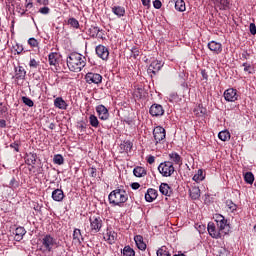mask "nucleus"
<instances>
[{"instance_id": "f257e3e1", "label": "nucleus", "mask_w": 256, "mask_h": 256, "mask_svg": "<svg viewBox=\"0 0 256 256\" xmlns=\"http://www.w3.org/2000/svg\"><path fill=\"white\" fill-rule=\"evenodd\" d=\"M85 65H87V59L79 53H71L67 58L68 69L73 73L83 71Z\"/></svg>"}, {"instance_id": "f03ea898", "label": "nucleus", "mask_w": 256, "mask_h": 256, "mask_svg": "<svg viewBox=\"0 0 256 256\" xmlns=\"http://www.w3.org/2000/svg\"><path fill=\"white\" fill-rule=\"evenodd\" d=\"M127 199H129L127 191L121 188L113 190L108 196V201L113 207H123V204L127 203Z\"/></svg>"}, {"instance_id": "7ed1b4c3", "label": "nucleus", "mask_w": 256, "mask_h": 256, "mask_svg": "<svg viewBox=\"0 0 256 256\" xmlns=\"http://www.w3.org/2000/svg\"><path fill=\"white\" fill-rule=\"evenodd\" d=\"M41 244L42 251L51 253V251H53V247L57 246V239L50 234H47L42 238Z\"/></svg>"}, {"instance_id": "20e7f679", "label": "nucleus", "mask_w": 256, "mask_h": 256, "mask_svg": "<svg viewBox=\"0 0 256 256\" xmlns=\"http://www.w3.org/2000/svg\"><path fill=\"white\" fill-rule=\"evenodd\" d=\"M158 171L162 177H171L175 173V166H173V162L165 161L159 164Z\"/></svg>"}, {"instance_id": "39448f33", "label": "nucleus", "mask_w": 256, "mask_h": 256, "mask_svg": "<svg viewBox=\"0 0 256 256\" xmlns=\"http://www.w3.org/2000/svg\"><path fill=\"white\" fill-rule=\"evenodd\" d=\"M215 221L217 223V228L222 231L224 235H227L231 229L229 220H227L225 216L221 214H216Z\"/></svg>"}, {"instance_id": "423d86ee", "label": "nucleus", "mask_w": 256, "mask_h": 256, "mask_svg": "<svg viewBox=\"0 0 256 256\" xmlns=\"http://www.w3.org/2000/svg\"><path fill=\"white\" fill-rule=\"evenodd\" d=\"M153 137L155 145H159V143H165V139L167 137V132L165 131V128H163L162 126H156L153 129Z\"/></svg>"}, {"instance_id": "0eeeda50", "label": "nucleus", "mask_w": 256, "mask_h": 256, "mask_svg": "<svg viewBox=\"0 0 256 256\" xmlns=\"http://www.w3.org/2000/svg\"><path fill=\"white\" fill-rule=\"evenodd\" d=\"M90 221V229L92 233H99L101 231V227H103V220L99 216H92L89 218Z\"/></svg>"}, {"instance_id": "6e6552de", "label": "nucleus", "mask_w": 256, "mask_h": 256, "mask_svg": "<svg viewBox=\"0 0 256 256\" xmlns=\"http://www.w3.org/2000/svg\"><path fill=\"white\" fill-rule=\"evenodd\" d=\"M224 99L228 103H235L239 99V93H237V89L229 88L224 91Z\"/></svg>"}, {"instance_id": "1a4fd4ad", "label": "nucleus", "mask_w": 256, "mask_h": 256, "mask_svg": "<svg viewBox=\"0 0 256 256\" xmlns=\"http://www.w3.org/2000/svg\"><path fill=\"white\" fill-rule=\"evenodd\" d=\"M208 233L210 236L213 237V239H221L222 237H225V234L217 227L213 222L208 223Z\"/></svg>"}, {"instance_id": "9d476101", "label": "nucleus", "mask_w": 256, "mask_h": 256, "mask_svg": "<svg viewBox=\"0 0 256 256\" xmlns=\"http://www.w3.org/2000/svg\"><path fill=\"white\" fill-rule=\"evenodd\" d=\"M149 113L152 117H163L165 115V109H163V106L161 104H152Z\"/></svg>"}, {"instance_id": "9b49d317", "label": "nucleus", "mask_w": 256, "mask_h": 256, "mask_svg": "<svg viewBox=\"0 0 256 256\" xmlns=\"http://www.w3.org/2000/svg\"><path fill=\"white\" fill-rule=\"evenodd\" d=\"M86 82L91 84L94 83L95 85H99L103 81V76L101 74L89 72L85 76Z\"/></svg>"}, {"instance_id": "f8f14e48", "label": "nucleus", "mask_w": 256, "mask_h": 256, "mask_svg": "<svg viewBox=\"0 0 256 256\" xmlns=\"http://www.w3.org/2000/svg\"><path fill=\"white\" fill-rule=\"evenodd\" d=\"M96 112L101 121H107V119H109V110L107 109V107H105V105L100 104L96 106Z\"/></svg>"}, {"instance_id": "ddd939ff", "label": "nucleus", "mask_w": 256, "mask_h": 256, "mask_svg": "<svg viewBox=\"0 0 256 256\" xmlns=\"http://www.w3.org/2000/svg\"><path fill=\"white\" fill-rule=\"evenodd\" d=\"M96 55L103 61H107L109 59V49L103 45H98L96 47Z\"/></svg>"}, {"instance_id": "4468645a", "label": "nucleus", "mask_w": 256, "mask_h": 256, "mask_svg": "<svg viewBox=\"0 0 256 256\" xmlns=\"http://www.w3.org/2000/svg\"><path fill=\"white\" fill-rule=\"evenodd\" d=\"M161 67H163V63L159 60H153L151 64L148 67V73H153V75H156L161 71Z\"/></svg>"}, {"instance_id": "2eb2a0df", "label": "nucleus", "mask_w": 256, "mask_h": 256, "mask_svg": "<svg viewBox=\"0 0 256 256\" xmlns=\"http://www.w3.org/2000/svg\"><path fill=\"white\" fill-rule=\"evenodd\" d=\"M104 239L109 245H113L115 241H117V233L112 229L107 228L106 233L104 234Z\"/></svg>"}, {"instance_id": "dca6fc26", "label": "nucleus", "mask_w": 256, "mask_h": 256, "mask_svg": "<svg viewBox=\"0 0 256 256\" xmlns=\"http://www.w3.org/2000/svg\"><path fill=\"white\" fill-rule=\"evenodd\" d=\"M159 191L166 197H171V195H173V188H171V186H169L167 183H161L159 186Z\"/></svg>"}, {"instance_id": "f3484780", "label": "nucleus", "mask_w": 256, "mask_h": 256, "mask_svg": "<svg viewBox=\"0 0 256 256\" xmlns=\"http://www.w3.org/2000/svg\"><path fill=\"white\" fill-rule=\"evenodd\" d=\"M208 49L213 51V53H216V55H219V53L223 51V45L219 42L211 41L208 43Z\"/></svg>"}, {"instance_id": "a211bd4d", "label": "nucleus", "mask_w": 256, "mask_h": 256, "mask_svg": "<svg viewBox=\"0 0 256 256\" xmlns=\"http://www.w3.org/2000/svg\"><path fill=\"white\" fill-rule=\"evenodd\" d=\"M157 195H158L157 190L153 188H149L145 193V201H147V203H153V201L157 199Z\"/></svg>"}, {"instance_id": "6ab92c4d", "label": "nucleus", "mask_w": 256, "mask_h": 256, "mask_svg": "<svg viewBox=\"0 0 256 256\" xmlns=\"http://www.w3.org/2000/svg\"><path fill=\"white\" fill-rule=\"evenodd\" d=\"M220 11H227L229 0H210Z\"/></svg>"}, {"instance_id": "aec40b11", "label": "nucleus", "mask_w": 256, "mask_h": 256, "mask_svg": "<svg viewBox=\"0 0 256 256\" xmlns=\"http://www.w3.org/2000/svg\"><path fill=\"white\" fill-rule=\"evenodd\" d=\"M72 237L74 245H81L83 241V235L81 234V230L79 228L74 229Z\"/></svg>"}, {"instance_id": "412c9836", "label": "nucleus", "mask_w": 256, "mask_h": 256, "mask_svg": "<svg viewBox=\"0 0 256 256\" xmlns=\"http://www.w3.org/2000/svg\"><path fill=\"white\" fill-rule=\"evenodd\" d=\"M26 76L27 71H25V68H23V66H18L15 68V77L17 81H23Z\"/></svg>"}, {"instance_id": "4be33fe9", "label": "nucleus", "mask_w": 256, "mask_h": 256, "mask_svg": "<svg viewBox=\"0 0 256 256\" xmlns=\"http://www.w3.org/2000/svg\"><path fill=\"white\" fill-rule=\"evenodd\" d=\"M134 241L136 243V247L140 250V251H145V249H147V244L145 243V241L143 240V236L141 235H136L134 236Z\"/></svg>"}, {"instance_id": "5701e85b", "label": "nucleus", "mask_w": 256, "mask_h": 256, "mask_svg": "<svg viewBox=\"0 0 256 256\" xmlns=\"http://www.w3.org/2000/svg\"><path fill=\"white\" fill-rule=\"evenodd\" d=\"M59 58H60L59 53H56V52L50 53L48 55L49 65H53L54 67H57V65H59Z\"/></svg>"}, {"instance_id": "b1692460", "label": "nucleus", "mask_w": 256, "mask_h": 256, "mask_svg": "<svg viewBox=\"0 0 256 256\" xmlns=\"http://www.w3.org/2000/svg\"><path fill=\"white\" fill-rule=\"evenodd\" d=\"M26 233H27V230H25L24 227H21V226L17 227L14 232L15 241H22Z\"/></svg>"}, {"instance_id": "393cba45", "label": "nucleus", "mask_w": 256, "mask_h": 256, "mask_svg": "<svg viewBox=\"0 0 256 256\" xmlns=\"http://www.w3.org/2000/svg\"><path fill=\"white\" fill-rule=\"evenodd\" d=\"M25 163L26 165H35L37 163V154L30 152L25 155Z\"/></svg>"}, {"instance_id": "a878e982", "label": "nucleus", "mask_w": 256, "mask_h": 256, "mask_svg": "<svg viewBox=\"0 0 256 256\" xmlns=\"http://www.w3.org/2000/svg\"><path fill=\"white\" fill-rule=\"evenodd\" d=\"M52 199L53 201H57V202L63 201V199H65V194L63 193V190L55 189L52 192Z\"/></svg>"}, {"instance_id": "bb28decb", "label": "nucleus", "mask_w": 256, "mask_h": 256, "mask_svg": "<svg viewBox=\"0 0 256 256\" xmlns=\"http://www.w3.org/2000/svg\"><path fill=\"white\" fill-rule=\"evenodd\" d=\"M169 159H170V162L173 163L174 165H181L182 163L181 155H179V153L177 152L170 153Z\"/></svg>"}, {"instance_id": "cd10ccee", "label": "nucleus", "mask_w": 256, "mask_h": 256, "mask_svg": "<svg viewBox=\"0 0 256 256\" xmlns=\"http://www.w3.org/2000/svg\"><path fill=\"white\" fill-rule=\"evenodd\" d=\"M172 3H175V9L176 11H179L180 13H183L186 11L187 7L185 6L184 0H171Z\"/></svg>"}, {"instance_id": "c85d7f7f", "label": "nucleus", "mask_w": 256, "mask_h": 256, "mask_svg": "<svg viewBox=\"0 0 256 256\" xmlns=\"http://www.w3.org/2000/svg\"><path fill=\"white\" fill-rule=\"evenodd\" d=\"M189 195H190L191 199H193L194 201H197V199H199V197H201V190L199 189V187H192L189 190Z\"/></svg>"}, {"instance_id": "c756f323", "label": "nucleus", "mask_w": 256, "mask_h": 256, "mask_svg": "<svg viewBox=\"0 0 256 256\" xmlns=\"http://www.w3.org/2000/svg\"><path fill=\"white\" fill-rule=\"evenodd\" d=\"M54 107L65 110L67 109V102H65V100H63L61 97H58L54 100Z\"/></svg>"}, {"instance_id": "7c9ffc66", "label": "nucleus", "mask_w": 256, "mask_h": 256, "mask_svg": "<svg viewBox=\"0 0 256 256\" xmlns=\"http://www.w3.org/2000/svg\"><path fill=\"white\" fill-rule=\"evenodd\" d=\"M112 13L117 15L119 18L125 17V7L123 6H114L112 7Z\"/></svg>"}, {"instance_id": "2f4dec72", "label": "nucleus", "mask_w": 256, "mask_h": 256, "mask_svg": "<svg viewBox=\"0 0 256 256\" xmlns=\"http://www.w3.org/2000/svg\"><path fill=\"white\" fill-rule=\"evenodd\" d=\"M133 173L135 177H145V175H147V170L144 167L137 166L134 168Z\"/></svg>"}, {"instance_id": "473e14b6", "label": "nucleus", "mask_w": 256, "mask_h": 256, "mask_svg": "<svg viewBox=\"0 0 256 256\" xmlns=\"http://www.w3.org/2000/svg\"><path fill=\"white\" fill-rule=\"evenodd\" d=\"M218 139H220V141H229V139H231V133L227 130H223L218 133Z\"/></svg>"}, {"instance_id": "72a5a7b5", "label": "nucleus", "mask_w": 256, "mask_h": 256, "mask_svg": "<svg viewBox=\"0 0 256 256\" xmlns=\"http://www.w3.org/2000/svg\"><path fill=\"white\" fill-rule=\"evenodd\" d=\"M244 181L245 183H248V185H253V182L255 181V175H253L252 172H246L244 174Z\"/></svg>"}, {"instance_id": "f704fd0d", "label": "nucleus", "mask_w": 256, "mask_h": 256, "mask_svg": "<svg viewBox=\"0 0 256 256\" xmlns=\"http://www.w3.org/2000/svg\"><path fill=\"white\" fill-rule=\"evenodd\" d=\"M121 149H123L125 151V153H129V151H131V149H133V142L127 140L124 141L121 145H120Z\"/></svg>"}, {"instance_id": "c9c22d12", "label": "nucleus", "mask_w": 256, "mask_h": 256, "mask_svg": "<svg viewBox=\"0 0 256 256\" xmlns=\"http://www.w3.org/2000/svg\"><path fill=\"white\" fill-rule=\"evenodd\" d=\"M100 32H101V29L97 26H91L88 29V35H90V37H97V35H99Z\"/></svg>"}, {"instance_id": "e433bc0d", "label": "nucleus", "mask_w": 256, "mask_h": 256, "mask_svg": "<svg viewBox=\"0 0 256 256\" xmlns=\"http://www.w3.org/2000/svg\"><path fill=\"white\" fill-rule=\"evenodd\" d=\"M193 181L196 183H201L203 179H205V174H203V171L201 169L198 170V172L193 176Z\"/></svg>"}, {"instance_id": "4c0bfd02", "label": "nucleus", "mask_w": 256, "mask_h": 256, "mask_svg": "<svg viewBox=\"0 0 256 256\" xmlns=\"http://www.w3.org/2000/svg\"><path fill=\"white\" fill-rule=\"evenodd\" d=\"M89 123H90L91 127H95V129H97V127H99V119L97 118V116H95L93 114L89 116Z\"/></svg>"}, {"instance_id": "58836bf2", "label": "nucleus", "mask_w": 256, "mask_h": 256, "mask_svg": "<svg viewBox=\"0 0 256 256\" xmlns=\"http://www.w3.org/2000/svg\"><path fill=\"white\" fill-rule=\"evenodd\" d=\"M53 163L55 165H63V163H65V159L63 158V155L61 154L54 155Z\"/></svg>"}, {"instance_id": "ea45409f", "label": "nucleus", "mask_w": 256, "mask_h": 256, "mask_svg": "<svg viewBox=\"0 0 256 256\" xmlns=\"http://www.w3.org/2000/svg\"><path fill=\"white\" fill-rule=\"evenodd\" d=\"M124 256H135V250L131 246H125L122 250Z\"/></svg>"}, {"instance_id": "a19ab883", "label": "nucleus", "mask_w": 256, "mask_h": 256, "mask_svg": "<svg viewBox=\"0 0 256 256\" xmlns=\"http://www.w3.org/2000/svg\"><path fill=\"white\" fill-rule=\"evenodd\" d=\"M226 207H228L231 213H234V211H237V204H235L233 200H226Z\"/></svg>"}, {"instance_id": "79ce46f5", "label": "nucleus", "mask_w": 256, "mask_h": 256, "mask_svg": "<svg viewBox=\"0 0 256 256\" xmlns=\"http://www.w3.org/2000/svg\"><path fill=\"white\" fill-rule=\"evenodd\" d=\"M157 256H171V254L169 253V251H167V247L162 246L161 248H159L156 252Z\"/></svg>"}, {"instance_id": "37998d69", "label": "nucleus", "mask_w": 256, "mask_h": 256, "mask_svg": "<svg viewBox=\"0 0 256 256\" xmlns=\"http://www.w3.org/2000/svg\"><path fill=\"white\" fill-rule=\"evenodd\" d=\"M22 103H24V105H26L27 107H33V105H35L33 100H31V98L27 96L22 97Z\"/></svg>"}, {"instance_id": "c03bdc74", "label": "nucleus", "mask_w": 256, "mask_h": 256, "mask_svg": "<svg viewBox=\"0 0 256 256\" xmlns=\"http://www.w3.org/2000/svg\"><path fill=\"white\" fill-rule=\"evenodd\" d=\"M68 25H71L74 29H79V20L75 18H69Z\"/></svg>"}, {"instance_id": "a18cd8bd", "label": "nucleus", "mask_w": 256, "mask_h": 256, "mask_svg": "<svg viewBox=\"0 0 256 256\" xmlns=\"http://www.w3.org/2000/svg\"><path fill=\"white\" fill-rule=\"evenodd\" d=\"M242 67H244V71L246 73H249V75L253 74V67L251 66V64L247 63V62H244L242 64Z\"/></svg>"}, {"instance_id": "49530a36", "label": "nucleus", "mask_w": 256, "mask_h": 256, "mask_svg": "<svg viewBox=\"0 0 256 256\" xmlns=\"http://www.w3.org/2000/svg\"><path fill=\"white\" fill-rule=\"evenodd\" d=\"M29 67L31 69H37V67H39V61L35 60L34 58H31L29 62Z\"/></svg>"}, {"instance_id": "de8ad7c7", "label": "nucleus", "mask_w": 256, "mask_h": 256, "mask_svg": "<svg viewBox=\"0 0 256 256\" xmlns=\"http://www.w3.org/2000/svg\"><path fill=\"white\" fill-rule=\"evenodd\" d=\"M9 187L10 189H17V187H19V182L15 178H12L10 180Z\"/></svg>"}, {"instance_id": "09e8293b", "label": "nucleus", "mask_w": 256, "mask_h": 256, "mask_svg": "<svg viewBox=\"0 0 256 256\" xmlns=\"http://www.w3.org/2000/svg\"><path fill=\"white\" fill-rule=\"evenodd\" d=\"M28 45H30V47H39V41L35 38H29Z\"/></svg>"}, {"instance_id": "8fccbe9b", "label": "nucleus", "mask_w": 256, "mask_h": 256, "mask_svg": "<svg viewBox=\"0 0 256 256\" xmlns=\"http://www.w3.org/2000/svg\"><path fill=\"white\" fill-rule=\"evenodd\" d=\"M131 53H132V57H134V59H137V57H139V48L137 47H132L131 48Z\"/></svg>"}, {"instance_id": "3c124183", "label": "nucleus", "mask_w": 256, "mask_h": 256, "mask_svg": "<svg viewBox=\"0 0 256 256\" xmlns=\"http://www.w3.org/2000/svg\"><path fill=\"white\" fill-rule=\"evenodd\" d=\"M50 11H51V9H49V7H47V6H44L39 9V13H41L42 15H49Z\"/></svg>"}, {"instance_id": "603ef678", "label": "nucleus", "mask_w": 256, "mask_h": 256, "mask_svg": "<svg viewBox=\"0 0 256 256\" xmlns=\"http://www.w3.org/2000/svg\"><path fill=\"white\" fill-rule=\"evenodd\" d=\"M218 256H229V250H226L225 248H220L218 251Z\"/></svg>"}, {"instance_id": "864d4df0", "label": "nucleus", "mask_w": 256, "mask_h": 256, "mask_svg": "<svg viewBox=\"0 0 256 256\" xmlns=\"http://www.w3.org/2000/svg\"><path fill=\"white\" fill-rule=\"evenodd\" d=\"M5 113H7V106L0 102V115H5Z\"/></svg>"}, {"instance_id": "5fc2aeb1", "label": "nucleus", "mask_w": 256, "mask_h": 256, "mask_svg": "<svg viewBox=\"0 0 256 256\" xmlns=\"http://www.w3.org/2000/svg\"><path fill=\"white\" fill-rule=\"evenodd\" d=\"M249 31H250L251 35H256V25H255V23H250Z\"/></svg>"}, {"instance_id": "6e6d98bb", "label": "nucleus", "mask_w": 256, "mask_h": 256, "mask_svg": "<svg viewBox=\"0 0 256 256\" xmlns=\"http://www.w3.org/2000/svg\"><path fill=\"white\" fill-rule=\"evenodd\" d=\"M162 5H163V4L160 2V0H155V1L153 2V7H154V9H161Z\"/></svg>"}, {"instance_id": "4d7b16f0", "label": "nucleus", "mask_w": 256, "mask_h": 256, "mask_svg": "<svg viewBox=\"0 0 256 256\" xmlns=\"http://www.w3.org/2000/svg\"><path fill=\"white\" fill-rule=\"evenodd\" d=\"M16 53L18 55H21V53H23V45L20 44H16V49H15Z\"/></svg>"}, {"instance_id": "13d9d810", "label": "nucleus", "mask_w": 256, "mask_h": 256, "mask_svg": "<svg viewBox=\"0 0 256 256\" xmlns=\"http://www.w3.org/2000/svg\"><path fill=\"white\" fill-rule=\"evenodd\" d=\"M10 147H11V149H14V151H16V153H19V144L17 142L10 144Z\"/></svg>"}, {"instance_id": "bf43d9fd", "label": "nucleus", "mask_w": 256, "mask_h": 256, "mask_svg": "<svg viewBox=\"0 0 256 256\" xmlns=\"http://www.w3.org/2000/svg\"><path fill=\"white\" fill-rule=\"evenodd\" d=\"M147 163H149V165H153V163H155V156L153 155L148 156Z\"/></svg>"}, {"instance_id": "052dcab7", "label": "nucleus", "mask_w": 256, "mask_h": 256, "mask_svg": "<svg viewBox=\"0 0 256 256\" xmlns=\"http://www.w3.org/2000/svg\"><path fill=\"white\" fill-rule=\"evenodd\" d=\"M139 187H141V184H139L138 182H134L131 184V188L134 190L139 189Z\"/></svg>"}, {"instance_id": "680f3d73", "label": "nucleus", "mask_w": 256, "mask_h": 256, "mask_svg": "<svg viewBox=\"0 0 256 256\" xmlns=\"http://www.w3.org/2000/svg\"><path fill=\"white\" fill-rule=\"evenodd\" d=\"M201 75H202V78L205 79V81H207L209 79V75L207 74V72L205 70L201 71Z\"/></svg>"}, {"instance_id": "e2e57ef3", "label": "nucleus", "mask_w": 256, "mask_h": 256, "mask_svg": "<svg viewBox=\"0 0 256 256\" xmlns=\"http://www.w3.org/2000/svg\"><path fill=\"white\" fill-rule=\"evenodd\" d=\"M0 127L1 129H5V127H7V121H5L4 119L0 120Z\"/></svg>"}, {"instance_id": "0e129e2a", "label": "nucleus", "mask_w": 256, "mask_h": 256, "mask_svg": "<svg viewBox=\"0 0 256 256\" xmlns=\"http://www.w3.org/2000/svg\"><path fill=\"white\" fill-rule=\"evenodd\" d=\"M142 5L144 7H149L151 5V0H142Z\"/></svg>"}, {"instance_id": "69168bd1", "label": "nucleus", "mask_w": 256, "mask_h": 256, "mask_svg": "<svg viewBox=\"0 0 256 256\" xmlns=\"http://www.w3.org/2000/svg\"><path fill=\"white\" fill-rule=\"evenodd\" d=\"M40 5H49V0H36Z\"/></svg>"}, {"instance_id": "338daca9", "label": "nucleus", "mask_w": 256, "mask_h": 256, "mask_svg": "<svg viewBox=\"0 0 256 256\" xmlns=\"http://www.w3.org/2000/svg\"><path fill=\"white\" fill-rule=\"evenodd\" d=\"M242 59H244L245 61H247V59H249V53L247 51H244L242 53Z\"/></svg>"}, {"instance_id": "774afa93", "label": "nucleus", "mask_w": 256, "mask_h": 256, "mask_svg": "<svg viewBox=\"0 0 256 256\" xmlns=\"http://www.w3.org/2000/svg\"><path fill=\"white\" fill-rule=\"evenodd\" d=\"M175 99H177V94L176 93L170 94V101H175Z\"/></svg>"}]
</instances>
